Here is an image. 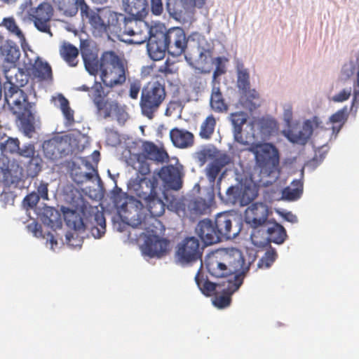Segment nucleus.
<instances>
[{"instance_id":"39448f33","label":"nucleus","mask_w":359,"mask_h":359,"mask_svg":"<svg viewBox=\"0 0 359 359\" xmlns=\"http://www.w3.org/2000/svg\"><path fill=\"white\" fill-rule=\"evenodd\" d=\"M89 97L95 106L97 116L104 119L115 117L121 125H123L128 118L126 106L121 104L116 100L109 97L107 93H104L101 83H94L91 87Z\"/></svg>"},{"instance_id":"a19ab883","label":"nucleus","mask_w":359,"mask_h":359,"mask_svg":"<svg viewBox=\"0 0 359 359\" xmlns=\"http://www.w3.org/2000/svg\"><path fill=\"white\" fill-rule=\"evenodd\" d=\"M95 224L90 228L92 235L96 238H101L105 233L106 221L102 213H96L94 215Z\"/></svg>"},{"instance_id":"8fccbe9b","label":"nucleus","mask_w":359,"mask_h":359,"mask_svg":"<svg viewBox=\"0 0 359 359\" xmlns=\"http://www.w3.org/2000/svg\"><path fill=\"white\" fill-rule=\"evenodd\" d=\"M35 152L34 144H24L21 148L19 147L18 154L22 157L32 159Z\"/></svg>"},{"instance_id":"7ed1b4c3","label":"nucleus","mask_w":359,"mask_h":359,"mask_svg":"<svg viewBox=\"0 0 359 359\" xmlns=\"http://www.w3.org/2000/svg\"><path fill=\"white\" fill-rule=\"evenodd\" d=\"M86 69L91 74L100 72V79L106 87L114 88L126 82L127 67L114 51L104 52L100 59L89 49L81 50Z\"/></svg>"},{"instance_id":"f3484780","label":"nucleus","mask_w":359,"mask_h":359,"mask_svg":"<svg viewBox=\"0 0 359 359\" xmlns=\"http://www.w3.org/2000/svg\"><path fill=\"white\" fill-rule=\"evenodd\" d=\"M318 118L314 116L311 120L305 121L301 130L288 129L283 131V135L290 142L304 145L313 134V126L318 127Z\"/></svg>"},{"instance_id":"4c0bfd02","label":"nucleus","mask_w":359,"mask_h":359,"mask_svg":"<svg viewBox=\"0 0 359 359\" xmlns=\"http://www.w3.org/2000/svg\"><path fill=\"white\" fill-rule=\"evenodd\" d=\"M195 281L201 292L205 296H211L216 290L217 284L205 278L201 271V269L195 276Z\"/></svg>"},{"instance_id":"5fc2aeb1","label":"nucleus","mask_w":359,"mask_h":359,"mask_svg":"<svg viewBox=\"0 0 359 359\" xmlns=\"http://www.w3.org/2000/svg\"><path fill=\"white\" fill-rule=\"evenodd\" d=\"M216 60L217 62V65L216 67V69H215L213 72V79L212 84H217L218 82L216 81V79L221 76L222 74L225 73L224 67L221 65L222 63V59L221 57H218L216 58Z\"/></svg>"},{"instance_id":"9b49d317","label":"nucleus","mask_w":359,"mask_h":359,"mask_svg":"<svg viewBox=\"0 0 359 359\" xmlns=\"http://www.w3.org/2000/svg\"><path fill=\"white\" fill-rule=\"evenodd\" d=\"M202 252L200 242L196 237H187L178 243L175 257L181 264H188L201 259Z\"/></svg>"},{"instance_id":"58836bf2","label":"nucleus","mask_w":359,"mask_h":359,"mask_svg":"<svg viewBox=\"0 0 359 359\" xmlns=\"http://www.w3.org/2000/svg\"><path fill=\"white\" fill-rule=\"evenodd\" d=\"M216 119L212 114L209 115L201 126L199 135L202 139L209 140L214 133Z\"/></svg>"},{"instance_id":"6e6552de","label":"nucleus","mask_w":359,"mask_h":359,"mask_svg":"<svg viewBox=\"0 0 359 359\" xmlns=\"http://www.w3.org/2000/svg\"><path fill=\"white\" fill-rule=\"evenodd\" d=\"M57 6V9L65 16L72 17L76 15L79 9L81 11V15L88 24L90 22L95 23L98 17L95 15V11L89 8L86 4L85 0H53Z\"/></svg>"},{"instance_id":"72a5a7b5","label":"nucleus","mask_w":359,"mask_h":359,"mask_svg":"<svg viewBox=\"0 0 359 359\" xmlns=\"http://www.w3.org/2000/svg\"><path fill=\"white\" fill-rule=\"evenodd\" d=\"M187 208L190 217H198L207 214L210 210V205L205 199L198 197L189 201Z\"/></svg>"},{"instance_id":"20e7f679","label":"nucleus","mask_w":359,"mask_h":359,"mask_svg":"<svg viewBox=\"0 0 359 359\" xmlns=\"http://www.w3.org/2000/svg\"><path fill=\"white\" fill-rule=\"evenodd\" d=\"M208 273L215 278H224L234 274L232 292H236L243 284V278L250 269L241 250L224 249L209 255L205 259Z\"/></svg>"},{"instance_id":"f8f14e48","label":"nucleus","mask_w":359,"mask_h":359,"mask_svg":"<svg viewBox=\"0 0 359 359\" xmlns=\"http://www.w3.org/2000/svg\"><path fill=\"white\" fill-rule=\"evenodd\" d=\"M28 15L39 31L52 36L50 22L53 16V8L49 3L42 2L36 8H31Z\"/></svg>"},{"instance_id":"774afa93","label":"nucleus","mask_w":359,"mask_h":359,"mask_svg":"<svg viewBox=\"0 0 359 359\" xmlns=\"http://www.w3.org/2000/svg\"><path fill=\"white\" fill-rule=\"evenodd\" d=\"M77 90H80V91H85V92H88L90 90H91V88H89L88 86L86 85H82L79 87L77 88Z\"/></svg>"},{"instance_id":"6ab92c4d","label":"nucleus","mask_w":359,"mask_h":359,"mask_svg":"<svg viewBox=\"0 0 359 359\" xmlns=\"http://www.w3.org/2000/svg\"><path fill=\"white\" fill-rule=\"evenodd\" d=\"M42 147L45 156L51 160L62 158L67 154V142L61 137L45 141Z\"/></svg>"},{"instance_id":"1a4fd4ad","label":"nucleus","mask_w":359,"mask_h":359,"mask_svg":"<svg viewBox=\"0 0 359 359\" xmlns=\"http://www.w3.org/2000/svg\"><path fill=\"white\" fill-rule=\"evenodd\" d=\"M158 179L154 175L151 177H144L141 178L137 176L130 180L128 190L140 200L145 202L158 193Z\"/></svg>"},{"instance_id":"a18cd8bd","label":"nucleus","mask_w":359,"mask_h":359,"mask_svg":"<svg viewBox=\"0 0 359 359\" xmlns=\"http://www.w3.org/2000/svg\"><path fill=\"white\" fill-rule=\"evenodd\" d=\"M276 257L277 253L275 250L270 249L267 250L259 260L257 263L258 268H269L276 260Z\"/></svg>"},{"instance_id":"dca6fc26","label":"nucleus","mask_w":359,"mask_h":359,"mask_svg":"<svg viewBox=\"0 0 359 359\" xmlns=\"http://www.w3.org/2000/svg\"><path fill=\"white\" fill-rule=\"evenodd\" d=\"M269 209L264 203H252L245 212V220L252 228L256 229L265 225L268 221Z\"/></svg>"},{"instance_id":"c85d7f7f","label":"nucleus","mask_w":359,"mask_h":359,"mask_svg":"<svg viewBox=\"0 0 359 359\" xmlns=\"http://www.w3.org/2000/svg\"><path fill=\"white\" fill-rule=\"evenodd\" d=\"M31 74L39 81H48L53 79L52 69L47 62L37 57L31 68Z\"/></svg>"},{"instance_id":"79ce46f5","label":"nucleus","mask_w":359,"mask_h":359,"mask_svg":"<svg viewBox=\"0 0 359 359\" xmlns=\"http://www.w3.org/2000/svg\"><path fill=\"white\" fill-rule=\"evenodd\" d=\"M231 287H233V283L231 280L229 281V285L227 287V292H224L221 295H216L212 299L213 304L219 308L224 309L227 307L231 304V295L234 292L231 291Z\"/></svg>"},{"instance_id":"3c124183","label":"nucleus","mask_w":359,"mask_h":359,"mask_svg":"<svg viewBox=\"0 0 359 359\" xmlns=\"http://www.w3.org/2000/svg\"><path fill=\"white\" fill-rule=\"evenodd\" d=\"M173 66V62L167 60L164 64L159 67L158 72L161 73L165 77L169 74H175L177 72V69H174Z\"/></svg>"},{"instance_id":"393cba45","label":"nucleus","mask_w":359,"mask_h":359,"mask_svg":"<svg viewBox=\"0 0 359 359\" xmlns=\"http://www.w3.org/2000/svg\"><path fill=\"white\" fill-rule=\"evenodd\" d=\"M210 105L211 109L217 113H226L229 110V104L226 102L219 87V82L212 86Z\"/></svg>"},{"instance_id":"bf43d9fd","label":"nucleus","mask_w":359,"mask_h":359,"mask_svg":"<svg viewBox=\"0 0 359 359\" xmlns=\"http://www.w3.org/2000/svg\"><path fill=\"white\" fill-rule=\"evenodd\" d=\"M151 11L153 14L158 15L163 12V4L161 0H151Z\"/></svg>"},{"instance_id":"f704fd0d","label":"nucleus","mask_w":359,"mask_h":359,"mask_svg":"<svg viewBox=\"0 0 359 359\" xmlns=\"http://www.w3.org/2000/svg\"><path fill=\"white\" fill-rule=\"evenodd\" d=\"M258 126L263 139L273 135L278 129V123L270 117H262L259 119Z\"/></svg>"},{"instance_id":"4d7b16f0","label":"nucleus","mask_w":359,"mask_h":359,"mask_svg":"<svg viewBox=\"0 0 359 359\" xmlns=\"http://www.w3.org/2000/svg\"><path fill=\"white\" fill-rule=\"evenodd\" d=\"M48 184L41 182L39 185L37 187V194L39 196V198H41L43 200L48 199Z\"/></svg>"},{"instance_id":"5701e85b","label":"nucleus","mask_w":359,"mask_h":359,"mask_svg":"<svg viewBox=\"0 0 359 359\" xmlns=\"http://www.w3.org/2000/svg\"><path fill=\"white\" fill-rule=\"evenodd\" d=\"M147 206L148 210L150 212L151 217L147 218L146 217L142 221L146 220L147 226H151V224H154V222H158L156 217L163 215L165 212V204L163 201L158 196V193L154 195V197L147 200L144 202ZM142 221L140 218H138L136 222Z\"/></svg>"},{"instance_id":"c756f323","label":"nucleus","mask_w":359,"mask_h":359,"mask_svg":"<svg viewBox=\"0 0 359 359\" xmlns=\"http://www.w3.org/2000/svg\"><path fill=\"white\" fill-rule=\"evenodd\" d=\"M230 163V158L222 154L215 158L206 168V175L210 182H214L222 169Z\"/></svg>"},{"instance_id":"c9c22d12","label":"nucleus","mask_w":359,"mask_h":359,"mask_svg":"<svg viewBox=\"0 0 359 359\" xmlns=\"http://www.w3.org/2000/svg\"><path fill=\"white\" fill-rule=\"evenodd\" d=\"M303 193V182L300 180H294L290 186L283 190V197L288 201H295L299 198Z\"/></svg>"},{"instance_id":"2f4dec72","label":"nucleus","mask_w":359,"mask_h":359,"mask_svg":"<svg viewBox=\"0 0 359 359\" xmlns=\"http://www.w3.org/2000/svg\"><path fill=\"white\" fill-rule=\"evenodd\" d=\"M51 101L55 106L61 109L69 125L74 123V112L69 107V100L62 94L59 93L56 96L52 97Z\"/></svg>"},{"instance_id":"4468645a","label":"nucleus","mask_w":359,"mask_h":359,"mask_svg":"<svg viewBox=\"0 0 359 359\" xmlns=\"http://www.w3.org/2000/svg\"><path fill=\"white\" fill-rule=\"evenodd\" d=\"M147 41L148 53L153 60H162L165 55V52H168L166 43L163 39L162 25H158L151 27V34Z\"/></svg>"},{"instance_id":"0e129e2a","label":"nucleus","mask_w":359,"mask_h":359,"mask_svg":"<svg viewBox=\"0 0 359 359\" xmlns=\"http://www.w3.org/2000/svg\"><path fill=\"white\" fill-rule=\"evenodd\" d=\"M260 231L261 230H255L251 235L252 240L255 245L262 244L264 243V241L258 240Z\"/></svg>"},{"instance_id":"680f3d73","label":"nucleus","mask_w":359,"mask_h":359,"mask_svg":"<svg viewBox=\"0 0 359 359\" xmlns=\"http://www.w3.org/2000/svg\"><path fill=\"white\" fill-rule=\"evenodd\" d=\"M248 191H250L249 189H245L243 192L242 197L241 198V203L243 205H246L248 203H250L255 197V195L253 194L250 196H248L247 197H245L248 195Z\"/></svg>"},{"instance_id":"69168bd1","label":"nucleus","mask_w":359,"mask_h":359,"mask_svg":"<svg viewBox=\"0 0 359 359\" xmlns=\"http://www.w3.org/2000/svg\"><path fill=\"white\" fill-rule=\"evenodd\" d=\"M285 218L287 221L290 222L292 223L297 222V217L291 212L286 213L285 215Z\"/></svg>"},{"instance_id":"37998d69","label":"nucleus","mask_w":359,"mask_h":359,"mask_svg":"<svg viewBox=\"0 0 359 359\" xmlns=\"http://www.w3.org/2000/svg\"><path fill=\"white\" fill-rule=\"evenodd\" d=\"M20 142L17 138L8 137L4 142L0 145L1 153L6 156L9 154L18 153L19 150Z\"/></svg>"},{"instance_id":"13d9d810","label":"nucleus","mask_w":359,"mask_h":359,"mask_svg":"<svg viewBox=\"0 0 359 359\" xmlns=\"http://www.w3.org/2000/svg\"><path fill=\"white\" fill-rule=\"evenodd\" d=\"M284 121L287 125H290L292 119V107L290 104H286L284 106L283 111Z\"/></svg>"},{"instance_id":"6e6d98bb","label":"nucleus","mask_w":359,"mask_h":359,"mask_svg":"<svg viewBox=\"0 0 359 359\" xmlns=\"http://www.w3.org/2000/svg\"><path fill=\"white\" fill-rule=\"evenodd\" d=\"M241 92L250 102L259 98L258 92L255 89H250V86L248 87V89H244Z\"/></svg>"},{"instance_id":"603ef678","label":"nucleus","mask_w":359,"mask_h":359,"mask_svg":"<svg viewBox=\"0 0 359 359\" xmlns=\"http://www.w3.org/2000/svg\"><path fill=\"white\" fill-rule=\"evenodd\" d=\"M39 199V194L35 192H32L25 196L24 203L30 208H33L37 205Z\"/></svg>"},{"instance_id":"e433bc0d","label":"nucleus","mask_w":359,"mask_h":359,"mask_svg":"<svg viewBox=\"0 0 359 359\" xmlns=\"http://www.w3.org/2000/svg\"><path fill=\"white\" fill-rule=\"evenodd\" d=\"M62 57L72 67L77 65L78 49L71 43H65L60 49Z\"/></svg>"},{"instance_id":"de8ad7c7","label":"nucleus","mask_w":359,"mask_h":359,"mask_svg":"<svg viewBox=\"0 0 359 359\" xmlns=\"http://www.w3.org/2000/svg\"><path fill=\"white\" fill-rule=\"evenodd\" d=\"M330 120L332 123H339L338 128L336 126L332 127L334 133H339L341 126L344 125L346 120V115L345 111L344 110H339L330 116Z\"/></svg>"},{"instance_id":"e2e57ef3","label":"nucleus","mask_w":359,"mask_h":359,"mask_svg":"<svg viewBox=\"0 0 359 359\" xmlns=\"http://www.w3.org/2000/svg\"><path fill=\"white\" fill-rule=\"evenodd\" d=\"M205 1L206 0H189L187 5L191 8H201L205 4Z\"/></svg>"},{"instance_id":"423d86ee","label":"nucleus","mask_w":359,"mask_h":359,"mask_svg":"<svg viewBox=\"0 0 359 359\" xmlns=\"http://www.w3.org/2000/svg\"><path fill=\"white\" fill-rule=\"evenodd\" d=\"M130 225L133 227L145 231L148 235H145V232H142L140 235L144 234L146 237L144 243L142 245V253L149 257H162L168 252L170 242L168 240L161 238L157 235V227L151 224L147 226L146 220L135 222L130 221Z\"/></svg>"},{"instance_id":"aec40b11","label":"nucleus","mask_w":359,"mask_h":359,"mask_svg":"<svg viewBox=\"0 0 359 359\" xmlns=\"http://www.w3.org/2000/svg\"><path fill=\"white\" fill-rule=\"evenodd\" d=\"M247 114L243 111H237L231 113L230 115V121L233 126V137L236 142L242 145H249L255 138V135L243 137V126L247 122Z\"/></svg>"},{"instance_id":"09e8293b","label":"nucleus","mask_w":359,"mask_h":359,"mask_svg":"<svg viewBox=\"0 0 359 359\" xmlns=\"http://www.w3.org/2000/svg\"><path fill=\"white\" fill-rule=\"evenodd\" d=\"M237 85L241 91L244 89H248V87L250 86V76L246 69L238 72Z\"/></svg>"},{"instance_id":"f03ea898","label":"nucleus","mask_w":359,"mask_h":359,"mask_svg":"<svg viewBox=\"0 0 359 359\" xmlns=\"http://www.w3.org/2000/svg\"><path fill=\"white\" fill-rule=\"evenodd\" d=\"M17 72L23 76V73L15 66L4 70L6 79L3 85L4 97L11 111L21 121L24 133L30 137L35 131V118L32 111L34 104L29 102L27 94L20 89L19 86H22L24 83L22 79L19 82Z\"/></svg>"},{"instance_id":"0eeeda50","label":"nucleus","mask_w":359,"mask_h":359,"mask_svg":"<svg viewBox=\"0 0 359 359\" xmlns=\"http://www.w3.org/2000/svg\"><path fill=\"white\" fill-rule=\"evenodd\" d=\"M165 97L164 85L157 81L148 83L141 91L140 107L142 114L149 119H152L158 113Z\"/></svg>"},{"instance_id":"4be33fe9","label":"nucleus","mask_w":359,"mask_h":359,"mask_svg":"<svg viewBox=\"0 0 359 359\" xmlns=\"http://www.w3.org/2000/svg\"><path fill=\"white\" fill-rule=\"evenodd\" d=\"M196 231L205 245L220 242L215 224L210 219L201 220L197 224Z\"/></svg>"},{"instance_id":"9d476101","label":"nucleus","mask_w":359,"mask_h":359,"mask_svg":"<svg viewBox=\"0 0 359 359\" xmlns=\"http://www.w3.org/2000/svg\"><path fill=\"white\" fill-rule=\"evenodd\" d=\"M162 35L168 46L169 54L180 56L185 52L188 39L182 28L177 27L165 31V27L162 26Z\"/></svg>"},{"instance_id":"f257e3e1","label":"nucleus","mask_w":359,"mask_h":359,"mask_svg":"<svg viewBox=\"0 0 359 359\" xmlns=\"http://www.w3.org/2000/svg\"><path fill=\"white\" fill-rule=\"evenodd\" d=\"M98 20L93 23L90 22L92 32L95 36L110 38V34L116 33L131 37L130 43L142 44L147 41L151 34L144 18L124 17L123 15L109 9L100 8L95 11Z\"/></svg>"},{"instance_id":"052dcab7","label":"nucleus","mask_w":359,"mask_h":359,"mask_svg":"<svg viewBox=\"0 0 359 359\" xmlns=\"http://www.w3.org/2000/svg\"><path fill=\"white\" fill-rule=\"evenodd\" d=\"M140 90V84L139 83H132L130 86L129 95L133 99L136 100Z\"/></svg>"},{"instance_id":"2eb2a0df","label":"nucleus","mask_w":359,"mask_h":359,"mask_svg":"<svg viewBox=\"0 0 359 359\" xmlns=\"http://www.w3.org/2000/svg\"><path fill=\"white\" fill-rule=\"evenodd\" d=\"M62 210L66 225L70 229L84 231L88 227L86 217L87 205L85 203L74 210L63 207Z\"/></svg>"},{"instance_id":"338daca9","label":"nucleus","mask_w":359,"mask_h":359,"mask_svg":"<svg viewBox=\"0 0 359 359\" xmlns=\"http://www.w3.org/2000/svg\"><path fill=\"white\" fill-rule=\"evenodd\" d=\"M35 236H38V233H41V226L37 223L34 224V229L32 230Z\"/></svg>"},{"instance_id":"cd10ccee","label":"nucleus","mask_w":359,"mask_h":359,"mask_svg":"<svg viewBox=\"0 0 359 359\" xmlns=\"http://www.w3.org/2000/svg\"><path fill=\"white\" fill-rule=\"evenodd\" d=\"M170 137L173 144L179 148H187L194 144V135L184 129H172Z\"/></svg>"},{"instance_id":"a878e982","label":"nucleus","mask_w":359,"mask_h":359,"mask_svg":"<svg viewBox=\"0 0 359 359\" xmlns=\"http://www.w3.org/2000/svg\"><path fill=\"white\" fill-rule=\"evenodd\" d=\"M265 226L266 229L264 231L267 234L266 240L268 242L278 245L284 243L287 238V233L282 225L277 222L271 223L269 222Z\"/></svg>"},{"instance_id":"412c9836","label":"nucleus","mask_w":359,"mask_h":359,"mask_svg":"<svg viewBox=\"0 0 359 359\" xmlns=\"http://www.w3.org/2000/svg\"><path fill=\"white\" fill-rule=\"evenodd\" d=\"M157 175L163 182L165 187L173 190L181 189L182 186V174L177 167L172 165L163 166Z\"/></svg>"},{"instance_id":"ddd939ff","label":"nucleus","mask_w":359,"mask_h":359,"mask_svg":"<svg viewBox=\"0 0 359 359\" xmlns=\"http://www.w3.org/2000/svg\"><path fill=\"white\" fill-rule=\"evenodd\" d=\"M255 148V158L260 167L268 168L270 170L278 167L279 154L274 145L270 143L257 144Z\"/></svg>"},{"instance_id":"bb28decb","label":"nucleus","mask_w":359,"mask_h":359,"mask_svg":"<svg viewBox=\"0 0 359 359\" xmlns=\"http://www.w3.org/2000/svg\"><path fill=\"white\" fill-rule=\"evenodd\" d=\"M126 13L133 17L144 18L147 14V0H122Z\"/></svg>"},{"instance_id":"ea45409f","label":"nucleus","mask_w":359,"mask_h":359,"mask_svg":"<svg viewBox=\"0 0 359 359\" xmlns=\"http://www.w3.org/2000/svg\"><path fill=\"white\" fill-rule=\"evenodd\" d=\"M2 25L19 39L20 43L22 46L26 42V39L22 32L18 26L15 19L13 17L5 18L3 19Z\"/></svg>"},{"instance_id":"864d4df0","label":"nucleus","mask_w":359,"mask_h":359,"mask_svg":"<svg viewBox=\"0 0 359 359\" xmlns=\"http://www.w3.org/2000/svg\"><path fill=\"white\" fill-rule=\"evenodd\" d=\"M351 95V88L343 89L338 94L332 97V100L336 102H342L347 100Z\"/></svg>"},{"instance_id":"c03bdc74","label":"nucleus","mask_w":359,"mask_h":359,"mask_svg":"<svg viewBox=\"0 0 359 359\" xmlns=\"http://www.w3.org/2000/svg\"><path fill=\"white\" fill-rule=\"evenodd\" d=\"M127 199L126 194L123 192L121 189L116 187L113 191V201L115 205L125 211L128 205Z\"/></svg>"},{"instance_id":"7c9ffc66","label":"nucleus","mask_w":359,"mask_h":359,"mask_svg":"<svg viewBox=\"0 0 359 359\" xmlns=\"http://www.w3.org/2000/svg\"><path fill=\"white\" fill-rule=\"evenodd\" d=\"M0 55L6 62L15 65L20 56V52L15 42L7 40L0 46Z\"/></svg>"},{"instance_id":"49530a36","label":"nucleus","mask_w":359,"mask_h":359,"mask_svg":"<svg viewBox=\"0 0 359 359\" xmlns=\"http://www.w3.org/2000/svg\"><path fill=\"white\" fill-rule=\"evenodd\" d=\"M134 168L137 171L138 174L142 176L149 175L151 172L149 163L147 159L141 156H138L137 161L134 165Z\"/></svg>"},{"instance_id":"a211bd4d","label":"nucleus","mask_w":359,"mask_h":359,"mask_svg":"<svg viewBox=\"0 0 359 359\" xmlns=\"http://www.w3.org/2000/svg\"><path fill=\"white\" fill-rule=\"evenodd\" d=\"M213 222L217 234L219 236L220 241L223 239L227 240L236 238L241 229L240 226L233 227L231 217L226 212L217 214Z\"/></svg>"},{"instance_id":"473e14b6","label":"nucleus","mask_w":359,"mask_h":359,"mask_svg":"<svg viewBox=\"0 0 359 359\" xmlns=\"http://www.w3.org/2000/svg\"><path fill=\"white\" fill-rule=\"evenodd\" d=\"M42 222L53 229L62 227V219L59 212L53 208L46 207L43 209Z\"/></svg>"},{"instance_id":"b1692460","label":"nucleus","mask_w":359,"mask_h":359,"mask_svg":"<svg viewBox=\"0 0 359 359\" xmlns=\"http://www.w3.org/2000/svg\"><path fill=\"white\" fill-rule=\"evenodd\" d=\"M143 158L156 163H163L168 160V155L163 149L158 148L154 143L145 142L142 144Z\"/></svg>"}]
</instances>
